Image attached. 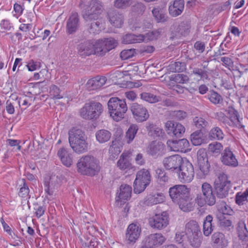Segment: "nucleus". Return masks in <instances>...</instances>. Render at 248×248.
Returning a JSON list of instances; mask_svg holds the SVG:
<instances>
[{"instance_id":"obj_39","label":"nucleus","mask_w":248,"mask_h":248,"mask_svg":"<svg viewBox=\"0 0 248 248\" xmlns=\"http://www.w3.org/2000/svg\"><path fill=\"white\" fill-rule=\"evenodd\" d=\"M139 130V127L137 124H132L130 125L125 133V141L130 144L134 140L135 136Z\"/></svg>"},{"instance_id":"obj_59","label":"nucleus","mask_w":248,"mask_h":248,"mask_svg":"<svg viewBox=\"0 0 248 248\" xmlns=\"http://www.w3.org/2000/svg\"><path fill=\"white\" fill-rule=\"evenodd\" d=\"M210 136L217 140H222L224 138V134L219 127L212 128L209 132Z\"/></svg>"},{"instance_id":"obj_50","label":"nucleus","mask_w":248,"mask_h":248,"mask_svg":"<svg viewBox=\"0 0 248 248\" xmlns=\"http://www.w3.org/2000/svg\"><path fill=\"white\" fill-rule=\"evenodd\" d=\"M190 24L188 22H182L178 26L177 31L181 35L186 36L190 32Z\"/></svg>"},{"instance_id":"obj_48","label":"nucleus","mask_w":248,"mask_h":248,"mask_svg":"<svg viewBox=\"0 0 248 248\" xmlns=\"http://www.w3.org/2000/svg\"><path fill=\"white\" fill-rule=\"evenodd\" d=\"M206 66H204L203 69L199 68L197 67L194 68L192 71V73L195 75L200 78V79L202 80H208L209 78V72L205 70L204 69Z\"/></svg>"},{"instance_id":"obj_4","label":"nucleus","mask_w":248,"mask_h":248,"mask_svg":"<svg viewBox=\"0 0 248 248\" xmlns=\"http://www.w3.org/2000/svg\"><path fill=\"white\" fill-rule=\"evenodd\" d=\"M202 193L197 194L195 201L200 207L207 204L209 206L214 205L216 202V196L212 186L207 183H204L202 186Z\"/></svg>"},{"instance_id":"obj_19","label":"nucleus","mask_w":248,"mask_h":248,"mask_svg":"<svg viewBox=\"0 0 248 248\" xmlns=\"http://www.w3.org/2000/svg\"><path fill=\"white\" fill-rule=\"evenodd\" d=\"M221 160L222 163L226 166L235 167L238 165L235 155L229 147L225 148L221 154Z\"/></svg>"},{"instance_id":"obj_35","label":"nucleus","mask_w":248,"mask_h":248,"mask_svg":"<svg viewBox=\"0 0 248 248\" xmlns=\"http://www.w3.org/2000/svg\"><path fill=\"white\" fill-rule=\"evenodd\" d=\"M226 111L229 116V120H230L233 124L236 126H240L241 127H243L240 123L239 113L233 107L229 106L227 108Z\"/></svg>"},{"instance_id":"obj_20","label":"nucleus","mask_w":248,"mask_h":248,"mask_svg":"<svg viewBox=\"0 0 248 248\" xmlns=\"http://www.w3.org/2000/svg\"><path fill=\"white\" fill-rule=\"evenodd\" d=\"M108 18L110 23L116 28H121L124 23V15L116 10L108 13Z\"/></svg>"},{"instance_id":"obj_46","label":"nucleus","mask_w":248,"mask_h":248,"mask_svg":"<svg viewBox=\"0 0 248 248\" xmlns=\"http://www.w3.org/2000/svg\"><path fill=\"white\" fill-rule=\"evenodd\" d=\"M194 125L198 129V130L202 131L206 129L209 125L208 122L203 118L196 116L193 120Z\"/></svg>"},{"instance_id":"obj_58","label":"nucleus","mask_w":248,"mask_h":248,"mask_svg":"<svg viewBox=\"0 0 248 248\" xmlns=\"http://www.w3.org/2000/svg\"><path fill=\"white\" fill-rule=\"evenodd\" d=\"M132 0H114V6L120 9H125L132 4Z\"/></svg>"},{"instance_id":"obj_34","label":"nucleus","mask_w":248,"mask_h":248,"mask_svg":"<svg viewBox=\"0 0 248 248\" xmlns=\"http://www.w3.org/2000/svg\"><path fill=\"white\" fill-rule=\"evenodd\" d=\"M190 195H187L183 199L178 201L176 203L178 204L179 208L184 212H190L193 209V202H191Z\"/></svg>"},{"instance_id":"obj_3","label":"nucleus","mask_w":248,"mask_h":248,"mask_svg":"<svg viewBox=\"0 0 248 248\" xmlns=\"http://www.w3.org/2000/svg\"><path fill=\"white\" fill-rule=\"evenodd\" d=\"M108 106L110 116L116 122L123 119L127 110L125 100L118 97L110 98L108 102Z\"/></svg>"},{"instance_id":"obj_62","label":"nucleus","mask_w":248,"mask_h":248,"mask_svg":"<svg viewBox=\"0 0 248 248\" xmlns=\"http://www.w3.org/2000/svg\"><path fill=\"white\" fill-rule=\"evenodd\" d=\"M136 54L135 49H129L123 50L120 56L123 60H127L133 57Z\"/></svg>"},{"instance_id":"obj_22","label":"nucleus","mask_w":248,"mask_h":248,"mask_svg":"<svg viewBox=\"0 0 248 248\" xmlns=\"http://www.w3.org/2000/svg\"><path fill=\"white\" fill-rule=\"evenodd\" d=\"M18 185V195L24 200L30 199L29 183H27L26 179H19L17 182Z\"/></svg>"},{"instance_id":"obj_55","label":"nucleus","mask_w":248,"mask_h":248,"mask_svg":"<svg viewBox=\"0 0 248 248\" xmlns=\"http://www.w3.org/2000/svg\"><path fill=\"white\" fill-rule=\"evenodd\" d=\"M235 202L239 205L244 204L248 202V189H246L243 193H237L235 196Z\"/></svg>"},{"instance_id":"obj_45","label":"nucleus","mask_w":248,"mask_h":248,"mask_svg":"<svg viewBox=\"0 0 248 248\" xmlns=\"http://www.w3.org/2000/svg\"><path fill=\"white\" fill-rule=\"evenodd\" d=\"M140 98L150 103H155L159 102L160 97L150 93L143 92L140 94Z\"/></svg>"},{"instance_id":"obj_6","label":"nucleus","mask_w":248,"mask_h":248,"mask_svg":"<svg viewBox=\"0 0 248 248\" xmlns=\"http://www.w3.org/2000/svg\"><path fill=\"white\" fill-rule=\"evenodd\" d=\"M231 186V182L228 180V176L224 173L220 174L214 182V192L218 198H226Z\"/></svg>"},{"instance_id":"obj_16","label":"nucleus","mask_w":248,"mask_h":248,"mask_svg":"<svg viewBox=\"0 0 248 248\" xmlns=\"http://www.w3.org/2000/svg\"><path fill=\"white\" fill-rule=\"evenodd\" d=\"M166 238L161 233H153L146 237L143 244L147 248H154L162 245Z\"/></svg>"},{"instance_id":"obj_14","label":"nucleus","mask_w":248,"mask_h":248,"mask_svg":"<svg viewBox=\"0 0 248 248\" xmlns=\"http://www.w3.org/2000/svg\"><path fill=\"white\" fill-rule=\"evenodd\" d=\"M169 192L170 198L175 203L189 195V190L185 185H175L170 188Z\"/></svg>"},{"instance_id":"obj_9","label":"nucleus","mask_w":248,"mask_h":248,"mask_svg":"<svg viewBox=\"0 0 248 248\" xmlns=\"http://www.w3.org/2000/svg\"><path fill=\"white\" fill-rule=\"evenodd\" d=\"M197 156L198 165L200 170L197 175L200 178H203L208 174L210 168L206 151L203 149H199L197 152Z\"/></svg>"},{"instance_id":"obj_23","label":"nucleus","mask_w":248,"mask_h":248,"mask_svg":"<svg viewBox=\"0 0 248 248\" xmlns=\"http://www.w3.org/2000/svg\"><path fill=\"white\" fill-rule=\"evenodd\" d=\"M105 77L96 76L88 80L86 86L89 90H94L100 88L106 82Z\"/></svg>"},{"instance_id":"obj_54","label":"nucleus","mask_w":248,"mask_h":248,"mask_svg":"<svg viewBox=\"0 0 248 248\" xmlns=\"http://www.w3.org/2000/svg\"><path fill=\"white\" fill-rule=\"evenodd\" d=\"M170 69L172 72H182L186 70V64L184 62H176L170 65Z\"/></svg>"},{"instance_id":"obj_25","label":"nucleus","mask_w":248,"mask_h":248,"mask_svg":"<svg viewBox=\"0 0 248 248\" xmlns=\"http://www.w3.org/2000/svg\"><path fill=\"white\" fill-rule=\"evenodd\" d=\"M93 41L88 40L81 43L78 46V53L82 56L93 54Z\"/></svg>"},{"instance_id":"obj_31","label":"nucleus","mask_w":248,"mask_h":248,"mask_svg":"<svg viewBox=\"0 0 248 248\" xmlns=\"http://www.w3.org/2000/svg\"><path fill=\"white\" fill-rule=\"evenodd\" d=\"M132 192V187L127 184H123L120 187L118 198L121 202H124L130 199Z\"/></svg>"},{"instance_id":"obj_57","label":"nucleus","mask_w":248,"mask_h":248,"mask_svg":"<svg viewBox=\"0 0 248 248\" xmlns=\"http://www.w3.org/2000/svg\"><path fill=\"white\" fill-rule=\"evenodd\" d=\"M201 234H195L187 237L190 245L194 248H198L201 244Z\"/></svg>"},{"instance_id":"obj_42","label":"nucleus","mask_w":248,"mask_h":248,"mask_svg":"<svg viewBox=\"0 0 248 248\" xmlns=\"http://www.w3.org/2000/svg\"><path fill=\"white\" fill-rule=\"evenodd\" d=\"M207 97L210 102L214 105L221 104L223 101L221 95L213 90L209 91Z\"/></svg>"},{"instance_id":"obj_33","label":"nucleus","mask_w":248,"mask_h":248,"mask_svg":"<svg viewBox=\"0 0 248 248\" xmlns=\"http://www.w3.org/2000/svg\"><path fill=\"white\" fill-rule=\"evenodd\" d=\"M212 240L219 248H225L228 246V240L224 234L221 232L214 233L212 236Z\"/></svg>"},{"instance_id":"obj_38","label":"nucleus","mask_w":248,"mask_h":248,"mask_svg":"<svg viewBox=\"0 0 248 248\" xmlns=\"http://www.w3.org/2000/svg\"><path fill=\"white\" fill-rule=\"evenodd\" d=\"M144 41L143 35H136L134 34H126L123 37L122 43L125 44L140 43Z\"/></svg>"},{"instance_id":"obj_60","label":"nucleus","mask_w":248,"mask_h":248,"mask_svg":"<svg viewBox=\"0 0 248 248\" xmlns=\"http://www.w3.org/2000/svg\"><path fill=\"white\" fill-rule=\"evenodd\" d=\"M60 88L56 85H52L49 88V94L53 99H59L63 98V96L60 94Z\"/></svg>"},{"instance_id":"obj_64","label":"nucleus","mask_w":248,"mask_h":248,"mask_svg":"<svg viewBox=\"0 0 248 248\" xmlns=\"http://www.w3.org/2000/svg\"><path fill=\"white\" fill-rule=\"evenodd\" d=\"M220 61L222 62V65L229 70L233 67V62L230 57H222L220 58Z\"/></svg>"},{"instance_id":"obj_40","label":"nucleus","mask_w":248,"mask_h":248,"mask_svg":"<svg viewBox=\"0 0 248 248\" xmlns=\"http://www.w3.org/2000/svg\"><path fill=\"white\" fill-rule=\"evenodd\" d=\"M190 140L194 146L201 145L204 142L203 134L201 130H196L190 135Z\"/></svg>"},{"instance_id":"obj_17","label":"nucleus","mask_w":248,"mask_h":248,"mask_svg":"<svg viewBox=\"0 0 248 248\" xmlns=\"http://www.w3.org/2000/svg\"><path fill=\"white\" fill-rule=\"evenodd\" d=\"M80 25V19L78 13H72L66 21V32L69 34L74 33L79 29Z\"/></svg>"},{"instance_id":"obj_18","label":"nucleus","mask_w":248,"mask_h":248,"mask_svg":"<svg viewBox=\"0 0 248 248\" xmlns=\"http://www.w3.org/2000/svg\"><path fill=\"white\" fill-rule=\"evenodd\" d=\"M140 228L136 224H130L125 234V241L128 244H133L138 239L140 234Z\"/></svg>"},{"instance_id":"obj_15","label":"nucleus","mask_w":248,"mask_h":248,"mask_svg":"<svg viewBox=\"0 0 248 248\" xmlns=\"http://www.w3.org/2000/svg\"><path fill=\"white\" fill-rule=\"evenodd\" d=\"M167 146L171 151L186 153L190 150L189 142L186 139L179 140H169L167 141Z\"/></svg>"},{"instance_id":"obj_32","label":"nucleus","mask_w":248,"mask_h":248,"mask_svg":"<svg viewBox=\"0 0 248 248\" xmlns=\"http://www.w3.org/2000/svg\"><path fill=\"white\" fill-rule=\"evenodd\" d=\"M237 233L239 239L242 241L248 240V231L244 221H239L236 227Z\"/></svg>"},{"instance_id":"obj_52","label":"nucleus","mask_w":248,"mask_h":248,"mask_svg":"<svg viewBox=\"0 0 248 248\" xmlns=\"http://www.w3.org/2000/svg\"><path fill=\"white\" fill-rule=\"evenodd\" d=\"M217 209L218 210L222 213L221 215H223V216L225 215L232 216L234 213L231 207L228 205L225 202L223 201H221L219 204L218 205Z\"/></svg>"},{"instance_id":"obj_29","label":"nucleus","mask_w":248,"mask_h":248,"mask_svg":"<svg viewBox=\"0 0 248 248\" xmlns=\"http://www.w3.org/2000/svg\"><path fill=\"white\" fill-rule=\"evenodd\" d=\"M215 220L212 216L209 215L204 219L203 232L204 235L208 236L211 234L215 228Z\"/></svg>"},{"instance_id":"obj_27","label":"nucleus","mask_w":248,"mask_h":248,"mask_svg":"<svg viewBox=\"0 0 248 248\" xmlns=\"http://www.w3.org/2000/svg\"><path fill=\"white\" fill-rule=\"evenodd\" d=\"M57 155L64 166L70 167L72 165L73 163L72 155L68 153L66 148L64 147L60 148L58 151Z\"/></svg>"},{"instance_id":"obj_7","label":"nucleus","mask_w":248,"mask_h":248,"mask_svg":"<svg viewBox=\"0 0 248 248\" xmlns=\"http://www.w3.org/2000/svg\"><path fill=\"white\" fill-rule=\"evenodd\" d=\"M151 180V176L148 170L142 169L139 170L133 184L134 193L139 194L143 192L150 184Z\"/></svg>"},{"instance_id":"obj_28","label":"nucleus","mask_w":248,"mask_h":248,"mask_svg":"<svg viewBox=\"0 0 248 248\" xmlns=\"http://www.w3.org/2000/svg\"><path fill=\"white\" fill-rule=\"evenodd\" d=\"M129 154L124 152L120 156L117 161V166L119 169L122 170H130L133 168L130 160Z\"/></svg>"},{"instance_id":"obj_30","label":"nucleus","mask_w":248,"mask_h":248,"mask_svg":"<svg viewBox=\"0 0 248 248\" xmlns=\"http://www.w3.org/2000/svg\"><path fill=\"white\" fill-rule=\"evenodd\" d=\"M185 233L187 237L195 234H201L200 226L195 220H190L185 225Z\"/></svg>"},{"instance_id":"obj_2","label":"nucleus","mask_w":248,"mask_h":248,"mask_svg":"<svg viewBox=\"0 0 248 248\" xmlns=\"http://www.w3.org/2000/svg\"><path fill=\"white\" fill-rule=\"evenodd\" d=\"M70 146L73 151L78 154L88 151V143L85 133L81 129L73 128L68 132Z\"/></svg>"},{"instance_id":"obj_49","label":"nucleus","mask_w":248,"mask_h":248,"mask_svg":"<svg viewBox=\"0 0 248 248\" xmlns=\"http://www.w3.org/2000/svg\"><path fill=\"white\" fill-rule=\"evenodd\" d=\"M105 53L115 48L118 45V41L112 38H106L103 40Z\"/></svg>"},{"instance_id":"obj_24","label":"nucleus","mask_w":248,"mask_h":248,"mask_svg":"<svg viewBox=\"0 0 248 248\" xmlns=\"http://www.w3.org/2000/svg\"><path fill=\"white\" fill-rule=\"evenodd\" d=\"M184 0H174L169 7V12L172 16L176 17L180 15L184 9Z\"/></svg>"},{"instance_id":"obj_10","label":"nucleus","mask_w":248,"mask_h":248,"mask_svg":"<svg viewBox=\"0 0 248 248\" xmlns=\"http://www.w3.org/2000/svg\"><path fill=\"white\" fill-rule=\"evenodd\" d=\"M176 173L181 182L183 183H189L193 179L194 176L193 166L189 161L186 160Z\"/></svg>"},{"instance_id":"obj_43","label":"nucleus","mask_w":248,"mask_h":248,"mask_svg":"<svg viewBox=\"0 0 248 248\" xmlns=\"http://www.w3.org/2000/svg\"><path fill=\"white\" fill-rule=\"evenodd\" d=\"M93 54L99 56H104L105 55L104 50L105 46L103 40H98L93 41Z\"/></svg>"},{"instance_id":"obj_5","label":"nucleus","mask_w":248,"mask_h":248,"mask_svg":"<svg viewBox=\"0 0 248 248\" xmlns=\"http://www.w3.org/2000/svg\"><path fill=\"white\" fill-rule=\"evenodd\" d=\"M102 104L97 102L91 101L86 103L80 111V116L86 120H96L102 113Z\"/></svg>"},{"instance_id":"obj_11","label":"nucleus","mask_w":248,"mask_h":248,"mask_svg":"<svg viewBox=\"0 0 248 248\" xmlns=\"http://www.w3.org/2000/svg\"><path fill=\"white\" fill-rule=\"evenodd\" d=\"M184 161L180 155H175L165 157L162 163L166 170L176 173Z\"/></svg>"},{"instance_id":"obj_63","label":"nucleus","mask_w":248,"mask_h":248,"mask_svg":"<svg viewBox=\"0 0 248 248\" xmlns=\"http://www.w3.org/2000/svg\"><path fill=\"white\" fill-rule=\"evenodd\" d=\"M88 30L90 33L97 34L99 31V22L96 21L91 22L90 24H88Z\"/></svg>"},{"instance_id":"obj_36","label":"nucleus","mask_w":248,"mask_h":248,"mask_svg":"<svg viewBox=\"0 0 248 248\" xmlns=\"http://www.w3.org/2000/svg\"><path fill=\"white\" fill-rule=\"evenodd\" d=\"M85 2L86 5H88L86 8H88L90 11L93 13H95L97 15H99L103 11V5L100 1L98 0H92L89 2H87L83 0Z\"/></svg>"},{"instance_id":"obj_41","label":"nucleus","mask_w":248,"mask_h":248,"mask_svg":"<svg viewBox=\"0 0 248 248\" xmlns=\"http://www.w3.org/2000/svg\"><path fill=\"white\" fill-rule=\"evenodd\" d=\"M155 177L159 183H166L169 180L168 173L161 168H157L155 170Z\"/></svg>"},{"instance_id":"obj_12","label":"nucleus","mask_w":248,"mask_h":248,"mask_svg":"<svg viewBox=\"0 0 248 248\" xmlns=\"http://www.w3.org/2000/svg\"><path fill=\"white\" fill-rule=\"evenodd\" d=\"M130 110L133 118L139 123L146 121L149 117L147 109L142 105L137 103H133L130 106Z\"/></svg>"},{"instance_id":"obj_1","label":"nucleus","mask_w":248,"mask_h":248,"mask_svg":"<svg viewBox=\"0 0 248 248\" xmlns=\"http://www.w3.org/2000/svg\"><path fill=\"white\" fill-rule=\"evenodd\" d=\"M76 166L78 173L90 177L97 175L101 170L99 160L91 155L82 156L78 160Z\"/></svg>"},{"instance_id":"obj_13","label":"nucleus","mask_w":248,"mask_h":248,"mask_svg":"<svg viewBox=\"0 0 248 248\" xmlns=\"http://www.w3.org/2000/svg\"><path fill=\"white\" fill-rule=\"evenodd\" d=\"M165 129L170 136L180 138L185 132V127L181 124L173 121H167L165 124Z\"/></svg>"},{"instance_id":"obj_8","label":"nucleus","mask_w":248,"mask_h":248,"mask_svg":"<svg viewBox=\"0 0 248 248\" xmlns=\"http://www.w3.org/2000/svg\"><path fill=\"white\" fill-rule=\"evenodd\" d=\"M169 215L166 212L155 214L148 218V224L153 229L161 230L169 224Z\"/></svg>"},{"instance_id":"obj_47","label":"nucleus","mask_w":248,"mask_h":248,"mask_svg":"<svg viewBox=\"0 0 248 248\" xmlns=\"http://www.w3.org/2000/svg\"><path fill=\"white\" fill-rule=\"evenodd\" d=\"M152 14L157 22H165L167 21L168 16L167 14L160 11L158 8H155L152 10Z\"/></svg>"},{"instance_id":"obj_53","label":"nucleus","mask_w":248,"mask_h":248,"mask_svg":"<svg viewBox=\"0 0 248 248\" xmlns=\"http://www.w3.org/2000/svg\"><path fill=\"white\" fill-rule=\"evenodd\" d=\"M163 196L160 194L149 195L146 200V204L148 205L156 204L163 202Z\"/></svg>"},{"instance_id":"obj_26","label":"nucleus","mask_w":248,"mask_h":248,"mask_svg":"<svg viewBox=\"0 0 248 248\" xmlns=\"http://www.w3.org/2000/svg\"><path fill=\"white\" fill-rule=\"evenodd\" d=\"M164 145L161 142L152 141L147 149L148 153L154 157L162 155Z\"/></svg>"},{"instance_id":"obj_44","label":"nucleus","mask_w":248,"mask_h":248,"mask_svg":"<svg viewBox=\"0 0 248 248\" xmlns=\"http://www.w3.org/2000/svg\"><path fill=\"white\" fill-rule=\"evenodd\" d=\"M217 218L219 226L224 229L230 230L231 227H232V221L227 218L223 215H217Z\"/></svg>"},{"instance_id":"obj_21","label":"nucleus","mask_w":248,"mask_h":248,"mask_svg":"<svg viewBox=\"0 0 248 248\" xmlns=\"http://www.w3.org/2000/svg\"><path fill=\"white\" fill-rule=\"evenodd\" d=\"M87 6H88V5H86L85 2L84 0H80L79 3V7L82 9V16L83 19L86 22H92L93 21H96L98 18V15L90 11L88 8H86Z\"/></svg>"},{"instance_id":"obj_51","label":"nucleus","mask_w":248,"mask_h":248,"mask_svg":"<svg viewBox=\"0 0 248 248\" xmlns=\"http://www.w3.org/2000/svg\"><path fill=\"white\" fill-rule=\"evenodd\" d=\"M161 32L162 29H161L148 32L145 35H143L144 41L156 40L160 37Z\"/></svg>"},{"instance_id":"obj_56","label":"nucleus","mask_w":248,"mask_h":248,"mask_svg":"<svg viewBox=\"0 0 248 248\" xmlns=\"http://www.w3.org/2000/svg\"><path fill=\"white\" fill-rule=\"evenodd\" d=\"M223 149L222 145L217 142H214L209 144L208 150L214 155H218Z\"/></svg>"},{"instance_id":"obj_61","label":"nucleus","mask_w":248,"mask_h":248,"mask_svg":"<svg viewBox=\"0 0 248 248\" xmlns=\"http://www.w3.org/2000/svg\"><path fill=\"white\" fill-rule=\"evenodd\" d=\"M34 214L35 217L39 218L43 216L46 210V206L44 205H39L38 204H34Z\"/></svg>"},{"instance_id":"obj_37","label":"nucleus","mask_w":248,"mask_h":248,"mask_svg":"<svg viewBox=\"0 0 248 248\" xmlns=\"http://www.w3.org/2000/svg\"><path fill=\"white\" fill-rule=\"evenodd\" d=\"M111 133L106 129H101L96 131L95 138L96 140L100 143H106L110 139Z\"/></svg>"}]
</instances>
